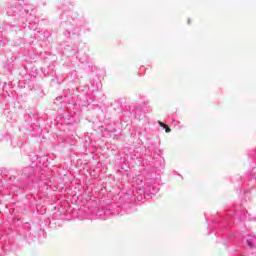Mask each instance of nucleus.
<instances>
[{"label":"nucleus","instance_id":"1","mask_svg":"<svg viewBox=\"0 0 256 256\" xmlns=\"http://www.w3.org/2000/svg\"><path fill=\"white\" fill-rule=\"evenodd\" d=\"M158 125L162 127V129H165L166 133H171V128L169 126L161 121H158Z\"/></svg>","mask_w":256,"mask_h":256},{"label":"nucleus","instance_id":"2","mask_svg":"<svg viewBox=\"0 0 256 256\" xmlns=\"http://www.w3.org/2000/svg\"><path fill=\"white\" fill-rule=\"evenodd\" d=\"M188 24H191V19H188Z\"/></svg>","mask_w":256,"mask_h":256}]
</instances>
